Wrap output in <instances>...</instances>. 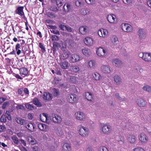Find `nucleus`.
Segmentation results:
<instances>
[{"label": "nucleus", "instance_id": "f257e3e1", "mask_svg": "<svg viewBox=\"0 0 151 151\" xmlns=\"http://www.w3.org/2000/svg\"><path fill=\"white\" fill-rule=\"evenodd\" d=\"M78 131L82 137H86L88 135V129L86 127H84L83 126H80L79 128Z\"/></svg>", "mask_w": 151, "mask_h": 151}, {"label": "nucleus", "instance_id": "f03ea898", "mask_svg": "<svg viewBox=\"0 0 151 151\" xmlns=\"http://www.w3.org/2000/svg\"><path fill=\"white\" fill-rule=\"evenodd\" d=\"M139 56L142 59L146 62H150L151 61V54L147 52H144L142 54L140 53Z\"/></svg>", "mask_w": 151, "mask_h": 151}, {"label": "nucleus", "instance_id": "7ed1b4c3", "mask_svg": "<svg viewBox=\"0 0 151 151\" xmlns=\"http://www.w3.org/2000/svg\"><path fill=\"white\" fill-rule=\"evenodd\" d=\"M121 28L123 31L127 32H131L132 30V27L128 24L122 23L121 25Z\"/></svg>", "mask_w": 151, "mask_h": 151}, {"label": "nucleus", "instance_id": "20e7f679", "mask_svg": "<svg viewBox=\"0 0 151 151\" xmlns=\"http://www.w3.org/2000/svg\"><path fill=\"white\" fill-rule=\"evenodd\" d=\"M106 50L104 48L100 47L97 49L96 53L99 57H105L106 55Z\"/></svg>", "mask_w": 151, "mask_h": 151}, {"label": "nucleus", "instance_id": "39448f33", "mask_svg": "<svg viewBox=\"0 0 151 151\" xmlns=\"http://www.w3.org/2000/svg\"><path fill=\"white\" fill-rule=\"evenodd\" d=\"M68 101L70 103H73L77 101V97L75 94H69L67 96Z\"/></svg>", "mask_w": 151, "mask_h": 151}, {"label": "nucleus", "instance_id": "423d86ee", "mask_svg": "<svg viewBox=\"0 0 151 151\" xmlns=\"http://www.w3.org/2000/svg\"><path fill=\"white\" fill-rule=\"evenodd\" d=\"M98 34L100 37H106L108 36V32L107 30L103 28L100 29L98 32Z\"/></svg>", "mask_w": 151, "mask_h": 151}, {"label": "nucleus", "instance_id": "0eeeda50", "mask_svg": "<svg viewBox=\"0 0 151 151\" xmlns=\"http://www.w3.org/2000/svg\"><path fill=\"white\" fill-rule=\"evenodd\" d=\"M42 97L45 100L50 101L52 99V94L48 92H44L42 96Z\"/></svg>", "mask_w": 151, "mask_h": 151}, {"label": "nucleus", "instance_id": "6e6552de", "mask_svg": "<svg viewBox=\"0 0 151 151\" xmlns=\"http://www.w3.org/2000/svg\"><path fill=\"white\" fill-rule=\"evenodd\" d=\"M108 21L112 23H115L116 22V16L113 14H109L107 17Z\"/></svg>", "mask_w": 151, "mask_h": 151}, {"label": "nucleus", "instance_id": "1a4fd4ad", "mask_svg": "<svg viewBox=\"0 0 151 151\" xmlns=\"http://www.w3.org/2000/svg\"><path fill=\"white\" fill-rule=\"evenodd\" d=\"M139 139L142 143H145L148 140L147 136L144 133H142L139 136Z\"/></svg>", "mask_w": 151, "mask_h": 151}, {"label": "nucleus", "instance_id": "9d476101", "mask_svg": "<svg viewBox=\"0 0 151 151\" xmlns=\"http://www.w3.org/2000/svg\"><path fill=\"white\" fill-rule=\"evenodd\" d=\"M111 130L110 126L105 125L102 127V131L103 133L104 134H108L109 133Z\"/></svg>", "mask_w": 151, "mask_h": 151}, {"label": "nucleus", "instance_id": "9b49d317", "mask_svg": "<svg viewBox=\"0 0 151 151\" xmlns=\"http://www.w3.org/2000/svg\"><path fill=\"white\" fill-rule=\"evenodd\" d=\"M79 31L82 35H86L88 32V28L86 26H81L79 27Z\"/></svg>", "mask_w": 151, "mask_h": 151}, {"label": "nucleus", "instance_id": "f8f14e48", "mask_svg": "<svg viewBox=\"0 0 151 151\" xmlns=\"http://www.w3.org/2000/svg\"><path fill=\"white\" fill-rule=\"evenodd\" d=\"M93 39L88 37H86L84 40L85 43L86 45L89 46H91L93 45Z\"/></svg>", "mask_w": 151, "mask_h": 151}, {"label": "nucleus", "instance_id": "ddd939ff", "mask_svg": "<svg viewBox=\"0 0 151 151\" xmlns=\"http://www.w3.org/2000/svg\"><path fill=\"white\" fill-rule=\"evenodd\" d=\"M24 7L23 6H18L15 11V13L19 16L22 15L24 13Z\"/></svg>", "mask_w": 151, "mask_h": 151}, {"label": "nucleus", "instance_id": "4468645a", "mask_svg": "<svg viewBox=\"0 0 151 151\" xmlns=\"http://www.w3.org/2000/svg\"><path fill=\"white\" fill-rule=\"evenodd\" d=\"M138 35L139 38L141 39H144L146 37L145 32L142 29H139L138 31Z\"/></svg>", "mask_w": 151, "mask_h": 151}, {"label": "nucleus", "instance_id": "2eb2a0df", "mask_svg": "<svg viewBox=\"0 0 151 151\" xmlns=\"http://www.w3.org/2000/svg\"><path fill=\"white\" fill-rule=\"evenodd\" d=\"M80 56L76 54H73L70 57V60L73 63L78 61L80 60Z\"/></svg>", "mask_w": 151, "mask_h": 151}, {"label": "nucleus", "instance_id": "dca6fc26", "mask_svg": "<svg viewBox=\"0 0 151 151\" xmlns=\"http://www.w3.org/2000/svg\"><path fill=\"white\" fill-rule=\"evenodd\" d=\"M136 102L137 105L139 106L144 107L146 105L145 101L142 98L138 99Z\"/></svg>", "mask_w": 151, "mask_h": 151}, {"label": "nucleus", "instance_id": "f3484780", "mask_svg": "<svg viewBox=\"0 0 151 151\" xmlns=\"http://www.w3.org/2000/svg\"><path fill=\"white\" fill-rule=\"evenodd\" d=\"M102 71L106 73H110L111 72V70L109 66L103 65L101 67Z\"/></svg>", "mask_w": 151, "mask_h": 151}, {"label": "nucleus", "instance_id": "a211bd4d", "mask_svg": "<svg viewBox=\"0 0 151 151\" xmlns=\"http://www.w3.org/2000/svg\"><path fill=\"white\" fill-rule=\"evenodd\" d=\"M52 120L55 123H60L61 121V117L56 114H52Z\"/></svg>", "mask_w": 151, "mask_h": 151}, {"label": "nucleus", "instance_id": "6ab92c4d", "mask_svg": "<svg viewBox=\"0 0 151 151\" xmlns=\"http://www.w3.org/2000/svg\"><path fill=\"white\" fill-rule=\"evenodd\" d=\"M69 63L67 60L62 61L59 63L58 64L63 69H66L68 66Z\"/></svg>", "mask_w": 151, "mask_h": 151}, {"label": "nucleus", "instance_id": "aec40b11", "mask_svg": "<svg viewBox=\"0 0 151 151\" xmlns=\"http://www.w3.org/2000/svg\"><path fill=\"white\" fill-rule=\"evenodd\" d=\"M76 117L78 119L81 121L85 118V115L83 112L78 111L76 114Z\"/></svg>", "mask_w": 151, "mask_h": 151}, {"label": "nucleus", "instance_id": "412c9836", "mask_svg": "<svg viewBox=\"0 0 151 151\" xmlns=\"http://www.w3.org/2000/svg\"><path fill=\"white\" fill-rule=\"evenodd\" d=\"M19 71L20 74L24 75V76H27L28 73V69L25 67H22L20 68Z\"/></svg>", "mask_w": 151, "mask_h": 151}, {"label": "nucleus", "instance_id": "4be33fe9", "mask_svg": "<svg viewBox=\"0 0 151 151\" xmlns=\"http://www.w3.org/2000/svg\"><path fill=\"white\" fill-rule=\"evenodd\" d=\"M88 64L90 68L93 69L96 67L97 63L95 60H91L88 62Z\"/></svg>", "mask_w": 151, "mask_h": 151}, {"label": "nucleus", "instance_id": "5701e85b", "mask_svg": "<svg viewBox=\"0 0 151 151\" xmlns=\"http://www.w3.org/2000/svg\"><path fill=\"white\" fill-rule=\"evenodd\" d=\"M114 80L117 85H119L122 82V79L119 75H116L114 77Z\"/></svg>", "mask_w": 151, "mask_h": 151}, {"label": "nucleus", "instance_id": "b1692460", "mask_svg": "<svg viewBox=\"0 0 151 151\" xmlns=\"http://www.w3.org/2000/svg\"><path fill=\"white\" fill-rule=\"evenodd\" d=\"M85 97L87 100L92 101L93 98V96L92 94L90 92H86L85 93Z\"/></svg>", "mask_w": 151, "mask_h": 151}, {"label": "nucleus", "instance_id": "393cba45", "mask_svg": "<svg viewBox=\"0 0 151 151\" xmlns=\"http://www.w3.org/2000/svg\"><path fill=\"white\" fill-rule=\"evenodd\" d=\"M63 151H70L71 150V147L69 144L65 143L63 145Z\"/></svg>", "mask_w": 151, "mask_h": 151}, {"label": "nucleus", "instance_id": "a878e982", "mask_svg": "<svg viewBox=\"0 0 151 151\" xmlns=\"http://www.w3.org/2000/svg\"><path fill=\"white\" fill-rule=\"evenodd\" d=\"M60 45L57 42H53L52 50L53 52L58 50V48L60 46Z\"/></svg>", "mask_w": 151, "mask_h": 151}, {"label": "nucleus", "instance_id": "bb28decb", "mask_svg": "<svg viewBox=\"0 0 151 151\" xmlns=\"http://www.w3.org/2000/svg\"><path fill=\"white\" fill-rule=\"evenodd\" d=\"M15 120L17 123L20 124L21 125H24L26 121L25 120L19 117L16 118Z\"/></svg>", "mask_w": 151, "mask_h": 151}, {"label": "nucleus", "instance_id": "cd10ccee", "mask_svg": "<svg viewBox=\"0 0 151 151\" xmlns=\"http://www.w3.org/2000/svg\"><path fill=\"white\" fill-rule=\"evenodd\" d=\"M83 54L86 56L90 55L91 54V52L89 49L87 48H85L82 50Z\"/></svg>", "mask_w": 151, "mask_h": 151}, {"label": "nucleus", "instance_id": "c85d7f7f", "mask_svg": "<svg viewBox=\"0 0 151 151\" xmlns=\"http://www.w3.org/2000/svg\"><path fill=\"white\" fill-rule=\"evenodd\" d=\"M33 103L38 107H41L42 105L41 103L39 101L37 98L35 97L33 100Z\"/></svg>", "mask_w": 151, "mask_h": 151}, {"label": "nucleus", "instance_id": "c756f323", "mask_svg": "<svg viewBox=\"0 0 151 151\" xmlns=\"http://www.w3.org/2000/svg\"><path fill=\"white\" fill-rule=\"evenodd\" d=\"M70 9V5L68 4H65L63 6V10L65 12H69Z\"/></svg>", "mask_w": 151, "mask_h": 151}, {"label": "nucleus", "instance_id": "7c9ffc66", "mask_svg": "<svg viewBox=\"0 0 151 151\" xmlns=\"http://www.w3.org/2000/svg\"><path fill=\"white\" fill-rule=\"evenodd\" d=\"M93 77L96 81H99L101 79V76L97 72H94L93 75Z\"/></svg>", "mask_w": 151, "mask_h": 151}, {"label": "nucleus", "instance_id": "2f4dec72", "mask_svg": "<svg viewBox=\"0 0 151 151\" xmlns=\"http://www.w3.org/2000/svg\"><path fill=\"white\" fill-rule=\"evenodd\" d=\"M38 128L41 130L44 131L47 128V126L44 124L40 123L38 124Z\"/></svg>", "mask_w": 151, "mask_h": 151}, {"label": "nucleus", "instance_id": "473e14b6", "mask_svg": "<svg viewBox=\"0 0 151 151\" xmlns=\"http://www.w3.org/2000/svg\"><path fill=\"white\" fill-rule=\"evenodd\" d=\"M113 62L116 67H119L122 64V61L117 59L114 60Z\"/></svg>", "mask_w": 151, "mask_h": 151}, {"label": "nucleus", "instance_id": "72a5a7b5", "mask_svg": "<svg viewBox=\"0 0 151 151\" xmlns=\"http://www.w3.org/2000/svg\"><path fill=\"white\" fill-rule=\"evenodd\" d=\"M51 1L52 3L55 4L58 7L61 6L63 5L61 0H51Z\"/></svg>", "mask_w": 151, "mask_h": 151}, {"label": "nucleus", "instance_id": "f704fd0d", "mask_svg": "<svg viewBox=\"0 0 151 151\" xmlns=\"http://www.w3.org/2000/svg\"><path fill=\"white\" fill-rule=\"evenodd\" d=\"M135 137L134 135H130L129 136L128 141L130 143H134L135 142Z\"/></svg>", "mask_w": 151, "mask_h": 151}, {"label": "nucleus", "instance_id": "c9c22d12", "mask_svg": "<svg viewBox=\"0 0 151 151\" xmlns=\"http://www.w3.org/2000/svg\"><path fill=\"white\" fill-rule=\"evenodd\" d=\"M21 46L19 43L17 44L15 46V49L17 52V54L19 55L21 53Z\"/></svg>", "mask_w": 151, "mask_h": 151}, {"label": "nucleus", "instance_id": "e433bc0d", "mask_svg": "<svg viewBox=\"0 0 151 151\" xmlns=\"http://www.w3.org/2000/svg\"><path fill=\"white\" fill-rule=\"evenodd\" d=\"M27 128L31 132H33L34 131V126L33 124L30 123L27 124L26 126Z\"/></svg>", "mask_w": 151, "mask_h": 151}, {"label": "nucleus", "instance_id": "4c0bfd02", "mask_svg": "<svg viewBox=\"0 0 151 151\" xmlns=\"http://www.w3.org/2000/svg\"><path fill=\"white\" fill-rule=\"evenodd\" d=\"M118 42V38L116 36H112V42L114 45H116L117 42Z\"/></svg>", "mask_w": 151, "mask_h": 151}, {"label": "nucleus", "instance_id": "58836bf2", "mask_svg": "<svg viewBox=\"0 0 151 151\" xmlns=\"http://www.w3.org/2000/svg\"><path fill=\"white\" fill-rule=\"evenodd\" d=\"M71 71L74 72L76 73L79 71L78 67L76 65H73L71 67Z\"/></svg>", "mask_w": 151, "mask_h": 151}, {"label": "nucleus", "instance_id": "ea45409f", "mask_svg": "<svg viewBox=\"0 0 151 151\" xmlns=\"http://www.w3.org/2000/svg\"><path fill=\"white\" fill-rule=\"evenodd\" d=\"M47 16L51 18H54L56 17V14L52 12H48L47 14Z\"/></svg>", "mask_w": 151, "mask_h": 151}, {"label": "nucleus", "instance_id": "a19ab883", "mask_svg": "<svg viewBox=\"0 0 151 151\" xmlns=\"http://www.w3.org/2000/svg\"><path fill=\"white\" fill-rule=\"evenodd\" d=\"M53 94L54 96H57L59 95L60 93L58 90L54 88L52 89Z\"/></svg>", "mask_w": 151, "mask_h": 151}, {"label": "nucleus", "instance_id": "79ce46f5", "mask_svg": "<svg viewBox=\"0 0 151 151\" xmlns=\"http://www.w3.org/2000/svg\"><path fill=\"white\" fill-rule=\"evenodd\" d=\"M142 89L144 90L147 91L149 92H151V87L147 85L144 86L142 88Z\"/></svg>", "mask_w": 151, "mask_h": 151}, {"label": "nucleus", "instance_id": "37998d69", "mask_svg": "<svg viewBox=\"0 0 151 151\" xmlns=\"http://www.w3.org/2000/svg\"><path fill=\"white\" fill-rule=\"evenodd\" d=\"M70 81L74 83H76L77 81V78L75 76H71L70 77Z\"/></svg>", "mask_w": 151, "mask_h": 151}, {"label": "nucleus", "instance_id": "c03bdc74", "mask_svg": "<svg viewBox=\"0 0 151 151\" xmlns=\"http://www.w3.org/2000/svg\"><path fill=\"white\" fill-rule=\"evenodd\" d=\"M12 139L13 140L14 143L17 145H18L19 140H18V138L16 136H12Z\"/></svg>", "mask_w": 151, "mask_h": 151}, {"label": "nucleus", "instance_id": "a18cd8bd", "mask_svg": "<svg viewBox=\"0 0 151 151\" xmlns=\"http://www.w3.org/2000/svg\"><path fill=\"white\" fill-rule=\"evenodd\" d=\"M0 121L1 122L6 123V119L5 115L2 114L0 118Z\"/></svg>", "mask_w": 151, "mask_h": 151}, {"label": "nucleus", "instance_id": "49530a36", "mask_svg": "<svg viewBox=\"0 0 151 151\" xmlns=\"http://www.w3.org/2000/svg\"><path fill=\"white\" fill-rule=\"evenodd\" d=\"M6 116V117L8 120H10L12 119L10 113L9 111H6L5 116Z\"/></svg>", "mask_w": 151, "mask_h": 151}, {"label": "nucleus", "instance_id": "de8ad7c7", "mask_svg": "<svg viewBox=\"0 0 151 151\" xmlns=\"http://www.w3.org/2000/svg\"><path fill=\"white\" fill-rule=\"evenodd\" d=\"M69 55V53L68 51H65L63 54V59H66L67 58Z\"/></svg>", "mask_w": 151, "mask_h": 151}, {"label": "nucleus", "instance_id": "09e8293b", "mask_svg": "<svg viewBox=\"0 0 151 151\" xmlns=\"http://www.w3.org/2000/svg\"><path fill=\"white\" fill-rule=\"evenodd\" d=\"M39 47L41 49L42 52L43 53L45 52L46 51L43 45L41 42L39 43Z\"/></svg>", "mask_w": 151, "mask_h": 151}, {"label": "nucleus", "instance_id": "8fccbe9b", "mask_svg": "<svg viewBox=\"0 0 151 151\" xmlns=\"http://www.w3.org/2000/svg\"><path fill=\"white\" fill-rule=\"evenodd\" d=\"M25 106L26 108L29 110H33L34 109L33 106L28 103L26 104H25Z\"/></svg>", "mask_w": 151, "mask_h": 151}, {"label": "nucleus", "instance_id": "3c124183", "mask_svg": "<svg viewBox=\"0 0 151 151\" xmlns=\"http://www.w3.org/2000/svg\"><path fill=\"white\" fill-rule=\"evenodd\" d=\"M50 9L54 12H57L58 10V8L55 6H51L50 7Z\"/></svg>", "mask_w": 151, "mask_h": 151}, {"label": "nucleus", "instance_id": "603ef678", "mask_svg": "<svg viewBox=\"0 0 151 151\" xmlns=\"http://www.w3.org/2000/svg\"><path fill=\"white\" fill-rule=\"evenodd\" d=\"M51 38L52 41H58L59 40V37L55 35H52L51 37Z\"/></svg>", "mask_w": 151, "mask_h": 151}, {"label": "nucleus", "instance_id": "864d4df0", "mask_svg": "<svg viewBox=\"0 0 151 151\" xmlns=\"http://www.w3.org/2000/svg\"><path fill=\"white\" fill-rule=\"evenodd\" d=\"M99 151H109V150L106 147L102 146L99 147Z\"/></svg>", "mask_w": 151, "mask_h": 151}, {"label": "nucleus", "instance_id": "5fc2aeb1", "mask_svg": "<svg viewBox=\"0 0 151 151\" xmlns=\"http://www.w3.org/2000/svg\"><path fill=\"white\" fill-rule=\"evenodd\" d=\"M89 11L88 9H84L81 10V14L83 15H86L88 13Z\"/></svg>", "mask_w": 151, "mask_h": 151}, {"label": "nucleus", "instance_id": "6e6d98bb", "mask_svg": "<svg viewBox=\"0 0 151 151\" xmlns=\"http://www.w3.org/2000/svg\"><path fill=\"white\" fill-rule=\"evenodd\" d=\"M123 2L125 4L129 5L132 2V0H122Z\"/></svg>", "mask_w": 151, "mask_h": 151}, {"label": "nucleus", "instance_id": "4d7b16f0", "mask_svg": "<svg viewBox=\"0 0 151 151\" xmlns=\"http://www.w3.org/2000/svg\"><path fill=\"white\" fill-rule=\"evenodd\" d=\"M65 46L69 47L71 45V41L69 40H67L65 41Z\"/></svg>", "mask_w": 151, "mask_h": 151}, {"label": "nucleus", "instance_id": "13d9d810", "mask_svg": "<svg viewBox=\"0 0 151 151\" xmlns=\"http://www.w3.org/2000/svg\"><path fill=\"white\" fill-rule=\"evenodd\" d=\"M85 1L88 4H94V0H85Z\"/></svg>", "mask_w": 151, "mask_h": 151}, {"label": "nucleus", "instance_id": "bf43d9fd", "mask_svg": "<svg viewBox=\"0 0 151 151\" xmlns=\"http://www.w3.org/2000/svg\"><path fill=\"white\" fill-rule=\"evenodd\" d=\"M59 27L61 30L64 31L65 30L66 26L62 24H60L59 25Z\"/></svg>", "mask_w": 151, "mask_h": 151}, {"label": "nucleus", "instance_id": "052dcab7", "mask_svg": "<svg viewBox=\"0 0 151 151\" xmlns=\"http://www.w3.org/2000/svg\"><path fill=\"white\" fill-rule=\"evenodd\" d=\"M6 127L4 125H0V133L2 132L4 130H5Z\"/></svg>", "mask_w": 151, "mask_h": 151}, {"label": "nucleus", "instance_id": "680f3d73", "mask_svg": "<svg viewBox=\"0 0 151 151\" xmlns=\"http://www.w3.org/2000/svg\"><path fill=\"white\" fill-rule=\"evenodd\" d=\"M51 32H52L53 34H54L58 35H60V32L58 30H52V31Z\"/></svg>", "mask_w": 151, "mask_h": 151}, {"label": "nucleus", "instance_id": "e2e57ef3", "mask_svg": "<svg viewBox=\"0 0 151 151\" xmlns=\"http://www.w3.org/2000/svg\"><path fill=\"white\" fill-rule=\"evenodd\" d=\"M65 30L68 32H71L72 31V29L70 27L66 26Z\"/></svg>", "mask_w": 151, "mask_h": 151}, {"label": "nucleus", "instance_id": "0e129e2a", "mask_svg": "<svg viewBox=\"0 0 151 151\" xmlns=\"http://www.w3.org/2000/svg\"><path fill=\"white\" fill-rule=\"evenodd\" d=\"M134 151H144L145 150L142 148L140 147L136 148L133 150Z\"/></svg>", "mask_w": 151, "mask_h": 151}, {"label": "nucleus", "instance_id": "69168bd1", "mask_svg": "<svg viewBox=\"0 0 151 151\" xmlns=\"http://www.w3.org/2000/svg\"><path fill=\"white\" fill-rule=\"evenodd\" d=\"M28 118L30 120L32 119L33 118V116L32 114L29 113L27 115Z\"/></svg>", "mask_w": 151, "mask_h": 151}, {"label": "nucleus", "instance_id": "338daca9", "mask_svg": "<svg viewBox=\"0 0 151 151\" xmlns=\"http://www.w3.org/2000/svg\"><path fill=\"white\" fill-rule=\"evenodd\" d=\"M9 104L8 102H4L3 104V105L2 106V108L3 109H4L6 108V106Z\"/></svg>", "mask_w": 151, "mask_h": 151}, {"label": "nucleus", "instance_id": "774afa93", "mask_svg": "<svg viewBox=\"0 0 151 151\" xmlns=\"http://www.w3.org/2000/svg\"><path fill=\"white\" fill-rule=\"evenodd\" d=\"M16 107L17 109H23L24 106L22 105L18 104Z\"/></svg>", "mask_w": 151, "mask_h": 151}]
</instances>
